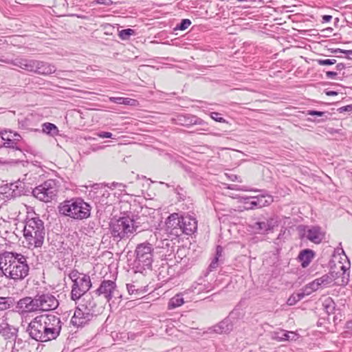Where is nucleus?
<instances>
[{
  "instance_id": "nucleus-1",
  "label": "nucleus",
  "mask_w": 352,
  "mask_h": 352,
  "mask_svg": "<svg viewBox=\"0 0 352 352\" xmlns=\"http://www.w3.org/2000/svg\"><path fill=\"white\" fill-rule=\"evenodd\" d=\"M62 324L60 318L54 314L41 315L30 322L28 331L32 339L47 342L60 335Z\"/></svg>"
},
{
  "instance_id": "nucleus-2",
  "label": "nucleus",
  "mask_w": 352,
  "mask_h": 352,
  "mask_svg": "<svg viewBox=\"0 0 352 352\" xmlns=\"http://www.w3.org/2000/svg\"><path fill=\"white\" fill-rule=\"evenodd\" d=\"M0 270L6 278L21 280L28 275L30 267L24 255L4 252L0 254Z\"/></svg>"
},
{
  "instance_id": "nucleus-3",
  "label": "nucleus",
  "mask_w": 352,
  "mask_h": 352,
  "mask_svg": "<svg viewBox=\"0 0 352 352\" xmlns=\"http://www.w3.org/2000/svg\"><path fill=\"white\" fill-rule=\"evenodd\" d=\"M23 236L29 249L41 247L45 236L43 221L38 217L26 220L23 228Z\"/></svg>"
},
{
  "instance_id": "nucleus-4",
  "label": "nucleus",
  "mask_w": 352,
  "mask_h": 352,
  "mask_svg": "<svg viewBox=\"0 0 352 352\" xmlns=\"http://www.w3.org/2000/svg\"><path fill=\"white\" fill-rule=\"evenodd\" d=\"M91 207L80 198L66 200L58 206L60 214L77 220L89 217Z\"/></svg>"
},
{
  "instance_id": "nucleus-5",
  "label": "nucleus",
  "mask_w": 352,
  "mask_h": 352,
  "mask_svg": "<svg viewBox=\"0 0 352 352\" xmlns=\"http://www.w3.org/2000/svg\"><path fill=\"white\" fill-rule=\"evenodd\" d=\"M109 227L112 236L119 241L129 238L134 234L138 228L135 225L133 219L129 217L111 219Z\"/></svg>"
},
{
  "instance_id": "nucleus-6",
  "label": "nucleus",
  "mask_w": 352,
  "mask_h": 352,
  "mask_svg": "<svg viewBox=\"0 0 352 352\" xmlns=\"http://www.w3.org/2000/svg\"><path fill=\"white\" fill-rule=\"evenodd\" d=\"M58 186L55 180L48 179L42 184L36 187L33 195L40 201L44 202L51 201L57 195Z\"/></svg>"
},
{
  "instance_id": "nucleus-7",
  "label": "nucleus",
  "mask_w": 352,
  "mask_h": 352,
  "mask_svg": "<svg viewBox=\"0 0 352 352\" xmlns=\"http://www.w3.org/2000/svg\"><path fill=\"white\" fill-rule=\"evenodd\" d=\"M153 250L149 243L138 244L135 249V261L143 267L150 268L153 261Z\"/></svg>"
},
{
  "instance_id": "nucleus-8",
  "label": "nucleus",
  "mask_w": 352,
  "mask_h": 352,
  "mask_svg": "<svg viewBox=\"0 0 352 352\" xmlns=\"http://www.w3.org/2000/svg\"><path fill=\"white\" fill-rule=\"evenodd\" d=\"M91 287L89 276L84 274L78 280L74 281L72 286L71 299L74 301L80 300Z\"/></svg>"
},
{
  "instance_id": "nucleus-9",
  "label": "nucleus",
  "mask_w": 352,
  "mask_h": 352,
  "mask_svg": "<svg viewBox=\"0 0 352 352\" xmlns=\"http://www.w3.org/2000/svg\"><path fill=\"white\" fill-rule=\"evenodd\" d=\"M38 311H48L56 309L59 305L57 298L50 292H40L36 295Z\"/></svg>"
},
{
  "instance_id": "nucleus-10",
  "label": "nucleus",
  "mask_w": 352,
  "mask_h": 352,
  "mask_svg": "<svg viewBox=\"0 0 352 352\" xmlns=\"http://www.w3.org/2000/svg\"><path fill=\"white\" fill-rule=\"evenodd\" d=\"M349 267L344 265L341 261L331 266L329 274L333 276V280L336 285H344L349 282Z\"/></svg>"
},
{
  "instance_id": "nucleus-11",
  "label": "nucleus",
  "mask_w": 352,
  "mask_h": 352,
  "mask_svg": "<svg viewBox=\"0 0 352 352\" xmlns=\"http://www.w3.org/2000/svg\"><path fill=\"white\" fill-rule=\"evenodd\" d=\"M299 230L302 237L316 244L320 243L324 237V232L318 226H302L299 227Z\"/></svg>"
},
{
  "instance_id": "nucleus-12",
  "label": "nucleus",
  "mask_w": 352,
  "mask_h": 352,
  "mask_svg": "<svg viewBox=\"0 0 352 352\" xmlns=\"http://www.w3.org/2000/svg\"><path fill=\"white\" fill-rule=\"evenodd\" d=\"M15 311L20 314L36 312L38 311L36 296L33 298L30 296L20 299L16 305Z\"/></svg>"
},
{
  "instance_id": "nucleus-13",
  "label": "nucleus",
  "mask_w": 352,
  "mask_h": 352,
  "mask_svg": "<svg viewBox=\"0 0 352 352\" xmlns=\"http://www.w3.org/2000/svg\"><path fill=\"white\" fill-rule=\"evenodd\" d=\"M182 216L178 213H173L168 216L166 221V230L172 235L180 236L182 234Z\"/></svg>"
},
{
  "instance_id": "nucleus-14",
  "label": "nucleus",
  "mask_w": 352,
  "mask_h": 352,
  "mask_svg": "<svg viewBox=\"0 0 352 352\" xmlns=\"http://www.w3.org/2000/svg\"><path fill=\"white\" fill-rule=\"evenodd\" d=\"M116 292V284L114 281L110 280H104L100 283V287L96 289V294L103 295L107 301H110Z\"/></svg>"
},
{
  "instance_id": "nucleus-15",
  "label": "nucleus",
  "mask_w": 352,
  "mask_h": 352,
  "mask_svg": "<svg viewBox=\"0 0 352 352\" xmlns=\"http://www.w3.org/2000/svg\"><path fill=\"white\" fill-rule=\"evenodd\" d=\"M96 303L94 300L92 296L89 295L85 296L80 303L76 307L77 309L81 310L83 312H86L89 314L94 316H96Z\"/></svg>"
},
{
  "instance_id": "nucleus-16",
  "label": "nucleus",
  "mask_w": 352,
  "mask_h": 352,
  "mask_svg": "<svg viewBox=\"0 0 352 352\" xmlns=\"http://www.w3.org/2000/svg\"><path fill=\"white\" fill-rule=\"evenodd\" d=\"M93 318L94 316L89 315V313L83 312L82 309L80 310L76 308L74 316L71 319V323L77 327H82L91 320Z\"/></svg>"
},
{
  "instance_id": "nucleus-17",
  "label": "nucleus",
  "mask_w": 352,
  "mask_h": 352,
  "mask_svg": "<svg viewBox=\"0 0 352 352\" xmlns=\"http://www.w3.org/2000/svg\"><path fill=\"white\" fill-rule=\"evenodd\" d=\"M182 234H192L197 229V221L192 216H182Z\"/></svg>"
},
{
  "instance_id": "nucleus-18",
  "label": "nucleus",
  "mask_w": 352,
  "mask_h": 352,
  "mask_svg": "<svg viewBox=\"0 0 352 352\" xmlns=\"http://www.w3.org/2000/svg\"><path fill=\"white\" fill-rule=\"evenodd\" d=\"M250 202L247 201L246 204H250L249 208H262L270 205L273 201V198L270 195H261L257 197H251Z\"/></svg>"
},
{
  "instance_id": "nucleus-19",
  "label": "nucleus",
  "mask_w": 352,
  "mask_h": 352,
  "mask_svg": "<svg viewBox=\"0 0 352 352\" xmlns=\"http://www.w3.org/2000/svg\"><path fill=\"white\" fill-rule=\"evenodd\" d=\"M30 344L21 338H16L14 342L8 341L6 344V349H10L11 352H30L28 347Z\"/></svg>"
},
{
  "instance_id": "nucleus-20",
  "label": "nucleus",
  "mask_w": 352,
  "mask_h": 352,
  "mask_svg": "<svg viewBox=\"0 0 352 352\" xmlns=\"http://www.w3.org/2000/svg\"><path fill=\"white\" fill-rule=\"evenodd\" d=\"M275 226V221L272 219H266L263 221H256L252 225L254 229L258 234H265L270 231Z\"/></svg>"
},
{
  "instance_id": "nucleus-21",
  "label": "nucleus",
  "mask_w": 352,
  "mask_h": 352,
  "mask_svg": "<svg viewBox=\"0 0 352 352\" xmlns=\"http://www.w3.org/2000/svg\"><path fill=\"white\" fill-rule=\"evenodd\" d=\"M1 139L5 141L3 146L6 148H14L16 143L21 140V135L12 131L1 133Z\"/></svg>"
},
{
  "instance_id": "nucleus-22",
  "label": "nucleus",
  "mask_w": 352,
  "mask_h": 352,
  "mask_svg": "<svg viewBox=\"0 0 352 352\" xmlns=\"http://www.w3.org/2000/svg\"><path fill=\"white\" fill-rule=\"evenodd\" d=\"M10 63L26 71L35 73L36 60L16 59L12 60Z\"/></svg>"
},
{
  "instance_id": "nucleus-23",
  "label": "nucleus",
  "mask_w": 352,
  "mask_h": 352,
  "mask_svg": "<svg viewBox=\"0 0 352 352\" xmlns=\"http://www.w3.org/2000/svg\"><path fill=\"white\" fill-rule=\"evenodd\" d=\"M55 71L54 65L46 62L36 60L35 73L41 75H49L54 73Z\"/></svg>"
},
{
  "instance_id": "nucleus-24",
  "label": "nucleus",
  "mask_w": 352,
  "mask_h": 352,
  "mask_svg": "<svg viewBox=\"0 0 352 352\" xmlns=\"http://www.w3.org/2000/svg\"><path fill=\"white\" fill-rule=\"evenodd\" d=\"M298 335L293 331L280 330L272 333V338L277 341L296 340Z\"/></svg>"
},
{
  "instance_id": "nucleus-25",
  "label": "nucleus",
  "mask_w": 352,
  "mask_h": 352,
  "mask_svg": "<svg viewBox=\"0 0 352 352\" xmlns=\"http://www.w3.org/2000/svg\"><path fill=\"white\" fill-rule=\"evenodd\" d=\"M0 334L6 338H10L14 336V333L11 332V328L7 322L6 313H0Z\"/></svg>"
},
{
  "instance_id": "nucleus-26",
  "label": "nucleus",
  "mask_w": 352,
  "mask_h": 352,
  "mask_svg": "<svg viewBox=\"0 0 352 352\" xmlns=\"http://www.w3.org/2000/svg\"><path fill=\"white\" fill-rule=\"evenodd\" d=\"M318 288L328 287L333 285H336L333 280V276L329 272L322 275L321 277L314 280Z\"/></svg>"
},
{
  "instance_id": "nucleus-27",
  "label": "nucleus",
  "mask_w": 352,
  "mask_h": 352,
  "mask_svg": "<svg viewBox=\"0 0 352 352\" xmlns=\"http://www.w3.org/2000/svg\"><path fill=\"white\" fill-rule=\"evenodd\" d=\"M298 258L302 267H306L314 258V252L308 249L304 250L299 254Z\"/></svg>"
},
{
  "instance_id": "nucleus-28",
  "label": "nucleus",
  "mask_w": 352,
  "mask_h": 352,
  "mask_svg": "<svg viewBox=\"0 0 352 352\" xmlns=\"http://www.w3.org/2000/svg\"><path fill=\"white\" fill-rule=\"evenodd\" d=\"M42 131L52 137L58 135L59 133L58 127L50 122H45L42 124Z\"/></svg>"
},
{
  "instance_id": "nucleus-29",
  "label": "nucleus",
  "mask_w": 352,
  "mask_h": 352,
  "mask_svg": "<svg viewBox=\"0 0 352 352\" xmlns=\"http://www.w3.org/2000/svg\"><path fill=\"white\" fill-rule=\"evenodd\" d=\"M232 330V325L228 320H223L214 327V331L217 333H227Z\"/></svg>"
},
{
  "instance_id": "nucleus-30",
  "label": "nucleus",
  "mask_w": 352,
  "mask_h": 352,
  "mask_svg": "<svg viewBox=\"0 0 352 352\" xmlns=\"http://www.w3.org/2000/svg\"><path fill=\"white\" fill-rule=\"evenodd\" d=\"M14 302V300L12 297H0V313L11 308Z\"/></svg>"
},
{
  "instance_id": "nucleus-31",
  "label": "nucleus",
  "mask_w": 352,
  "mask_h": 352,
  "mask_svg": "<svg viewBox=\"0 0 352 352\" xmlns=\"http://www.w3.org/2000/svg\"><path fill=\"white\" fill-rule=\"evenodd\" d=\"M184 303V298L182 294H176L170 299L168 305L169 309H173L182 305Z\"/></svg>"
},
{
  "instance_id": "nucleus-32",
  "label": "nucleus",
  "mask_w": 352,
  "mask_h": 352,
  "mask_svg": "<svg viewBox=\"0 0 352 352\" xmlns=\"http://www.w3.org/2000/svg\"><path fill=\"white\" fill-rule=\"evenodd\" d=\"M109 100L112 102L120 104L134 106L136 104V100L131 98L123 97H111Z\"/></svg>"
},
{
  "instance_id": "nucleus-33",
  "label": "nucleus",
  "mask_w": 352,
  "mask_h": 352,
  "mask_svg": "<svg viewBox=\"0 0 352 352\" xmlns=\"http://www.w3.org/2000/svg\"><path fill=\"white\" fill-rule=\"evenodd\" d=\"M318 289L314 280L306 285L302 287V291L306 296L311 294L312 292H316Z\"/></svg>"
},
{
  "instance_id": "nucleus-34",
  "label": "nucleus",
  "mask_w": 352,
  "mask_h": 352,
  "mask_svg": "<svg viewBox=\"0 0 352 352\" xmlns=\"http://www.w3.org/2000/svg\"><path fill=\"white\" fill-rule=\"evenodd\" d=\"M135 34V30L132 29H124L119 32V36L122 40H127L130 36Z\"/></svg>"
},
{
  "instance_id": "nucleus-35",
  "label": "nucleus",
  "mask_w": 352,
  "mask_h": 352,
  "mask_svg": "<svg viewBox=\"0 0 352 352\" xmlns=\"http://www.w3.org/2000/svg\"><path fill=\"white\" fill-rule=\"evenodd\" d=\"M83 275L84 274H81L77 270H73L69 273V277L72 280V283H74V281L78 280L81 278Z\"/></svg>"
},
{
  "instance_id": "nucleus-36",
  "label": "nucleus",
  "mask_w": 352,
  "mask_h": 352,
  "mask_svg": "<svg viewBox=\"0 0 352 352\" xmlns=\"http://www.w3.org/2000/svg\"><path fill=\"white\" fill-rule=\"evenodd\" d=\"M191 24L189 19H183L180 24L175 28L176 30H184L187 29Z\"/></svg>"
},
{
  "instance_id": "nucleus-37",
  "label": "nucleus",
  "mask_w": 352,
  "mask_h": 352,
  "mask_svg": "<svg viewBox=\"0 0 352 352\" xmlns=\"http://www.w3.org/2000/svg\"><path fill=\"white\" fill-rule=\"evenodd\" d=\"M316 62L320 65H331L336 63L335 59H318Z\"/></svg>"
},
{
  "instance_id": "nucleus-38",
  "label": "nucleus",
  "mask_w": 352,
  "mask_h": 352,
  "mask_svg": "<svg viewBox=\"0 0 352 352\" xmlns=\"http://www.w3.org/2000/svg\"><path fill=\"white\" fill-rule=\"evenodd\" d=\"M334 302H333L331 298L327 299L324 302V306L326 307L327 311L329 312V310H333L334 309Z\"/></svg>"
},
{
  "instance_id": "nucleus-39",
  "label": "nucleus",
  "mask_w": 352,
  "mask_h": 352,
  "mask_svg": "<svg viewBox=\"0 0 352 352\" xmlns=\"http://www.w3.org/2000/svg\"><path fill=\"white\" fill-rule=\"evenodd\" d=\"M210 117L214 120L219 122H225L226 120L222 117H220V114L217 112H212L210 114Z\"/></svg>"
},
{
  "instance_id": "nucleus-40",
  "label": "nucleus",
  "mask_w": 352,
  "mask_h": 352,
  "mask_svg": "<svg viewBox=\"0 0 352 352\" xmlns=\"http://www.w3.org/2000/svg\"><path fill=\"white\" fill-rule=\"evenodd\" d=\"M221 261L218 260V258H214L211 263L209 265L210 271H213L217 268Z\"/></svg>"
},
{
  "instance_id": "nucleus-41",
  "label": "nucleus",
  "mask_w": 352,
  "mask_h": 352,
  "mask_svg": "<svg viewBox=\"0 0 352 352\" xmlns=\"http://www.w3.org/2000/svg\"><path fill=\"white\" fill-rule=\"evenodd\" d=\"M298 298L296 297L295 294H292L289 296V298L287 300V304L289 306L294 305L297 302H298Z\"/></svg>"
},
{
  "instance_id": "nucleus-42",
  "label": "nucleus",
  "mask_w": 352,
  "mask_h": 352,
  "mask_svg": "<svg viewBox=\"0 0 352 352\" xmlns=\"http://www.w3.org/2000/svg\"><path fill=\"white\" fill-rule=\"evenodd\" d=\"M126 288L130 294H135L139 293V289L133 284H127Z\"/></svg>"
},
{
  "instance_id": "nucleus-43",
  "label": "nucleus",
  "mask_w": 352,
  "mask_h": 352,
  "mask_svg": "<svg viewBox=\"0 0 352 352\" xmlns=\"http://www.w3.org/2000/svg\"><path fill=\"white\" fill-rule=\"evenodd\" d=\"M223 248L220 245H218L216 248V254L214 258H218V260L220 261H222V257H223Z\"/></svg>"
},
{
  "instance_id": "nucleus-44",
  "label": "nucleus",
  "mask_w": 352,
  "mask_h": 352,
  "mask_svg": "<svg viewBox=\"0 0 352 352\" xmlns=\"http://www.w3.org/2000/svg\"><path fill=\"white\" fill-rule=\"evenodd\" d=\"M97 135L101 138H113V134L110 132L101 131Z\"/></svg>"
},
{
  "instance_id": "nucleus-45",
  "label": "nucleus",
  "mask_w": 352,
  "mask_h": 352,
  "mask_svg": "<svg viewBox=\"0 0 352 352\" xmlns=\"http://www.w3.org/2000/svg\"><path fill=\"white\" fill-rule=\"evenodd\" d=\"M307 115L309 116H322L325 114V112L324 111H314V110H309L307 113Z\"/></svg>"
},
{
  "instance_id": "nucleus-46",
  "label": "nucleus",
  "mask_w": 352,
  "mask_h": 352,
  "mask_svg": "<svg viewBox=\"0 0 352 352\" xmlns=\"http://www.w3.org/2000/svg\"><path fill=\"white\" fill-rule=\"evenodd\" d=\"M338 111L340 113H342V112H344V111L351 112V111H352V104H349V105H346V106L342 107L338 109Z\"/></svg>"
},
{
  "instance_id": "nucleus-47",
  "label": "nucleus",
  "mask_w": 352,
  "mask_h": 352,
  "mask_svg": "<svg viewBox=\"0 0 352 352\" xmlns=\"http://www.w3.org/2000/svg\"><path fill=\"white\" fill-rule=\"evenodd\" d=\"M340 52L341 53H343V54H345L346 55H347V57L349 58V59H352V50H340V49H337L335 50V52Z\"/></svg>"
},
{
  "instance_id": "nucleus-48",
  "label": "nucleus",
  "mask_w": 352,
  "mask_h": 352,
  "mask_svg": "<svg viewBox=\"0 0 352 352\" xmlns=\"http://www.w3.org/2000/svg\"><path fill=\"white\" fill-rule=\"evenodd\" d=\"M338 75L337 72H327L326 76L329 78L333 79L335 77Z\"/></svg>"
},
{
  "instance_id": "nucleus-49",
  "label": "nucleus",
  "mask_w": 352,
  "mask_h": 352,
  "mask_svg": "<svg viewBox=\"0 0 352 352\" xmlns=\"http://www.w3.org/2000/svg\"><path fill=\"white\" fill-rule=\"evenodd\" d=\"M97 3L99 4H104V5H110L112 1L111 0H98Z\"/></svg>"
},
{
  "instance_id": "nucleus-50",
  "label": "nucleus",
  "mask_w": 352,
  "mask_h": 352,
  "mask_svg": "<svg viewBox=\"0 0 352 352\" xmlns=\"http://www.w3.org/2000/svg\"><path fill=\"white\" fill-rule=\"evenodd\" d=\"M295 295L296 296V297L298 298V300L300 301L301 299H302L306 295L304 294V292L302 291V289L300 290V292L297 293V294H295Z\"/></svg>"
},
{
  "instance_id": "nucleus-51",
  "label": "nucleus",
  "mask_w": 352,
  "mask_h": 352,
  "mask_svg": "<svg viewBox=\"0 0 352 352\" xmlns=\"http://www.w3.org/2000/svg\"><path fill=\"white\" fill-rule=\"evenodd\" d=\"M332 19L331 15H324L322 16L323 22H329Z\"/></svg>"
},
{
  "instance_id": "nucleus-52",
  "label": "nucleus",
  "mask_w": 352,
  "mask_h": 352,
  "mask_svg": "<svg viewBox=\"0 0 352 352\" xmlns=\"http://www.w3.org/2000/svg\"><path fill=\"white\" fill-rule=\"evenodd\" d=\"M345 67V65L343 64V63H338L337 65H336V68L338 70H342L343 69H344Z\"/></svg>"
},
{
  "instance_id": "nucleus-53",
  "label": "nucleus",
  "mask_w": 352,
  "mask_h": 352,
  "mask_svg": "<svg viewBox=\"0 0 352 352\" xmlns=\"http://www.w3.org/2000/svg\"><path fill=\"white\" fill-rule=\"evenodd\" d=\"M326 94H327V96H336V95H337V94H337V92L333 91H327V93H326Z\"/></svg>"
},
{
  "instance_id": "nucleus-54",
  "label": "nucleus",
  "mask_w": 352,
  "mask_h": 352,
  "mask_svg": "<svg viewBox=\"0 0 352 352\" xmlns=\"http://www.w3.org/2000/svg\"><path fill=\"white\" fill-rule=\"evenodd\" d=\"M202 289L201 288H199L198 290H197V293H199L200 291Z\"/></svg>"
}]
</instances>
